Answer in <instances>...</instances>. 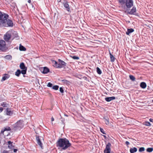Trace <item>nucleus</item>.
<instances>
[{
  "mask_svg": "<svg viewBox=\"0 0 153 153\" xmlns=\"http://www.w3.org/2000/svg\"><path fill=\"white\" fill-rule=\"evenodd\" d=\"M3 110V108L2 107H0V113L2 112Z\"/></svg>",
  "mask_w": 153,
  "mask_h": 153,
  "instance_id": "nucleus-44",
  "label": "nucleus"
},
{
  "mask_svg": "<svg viewBox=\"0 0 153 153\" xmlns=\"http://www.w3.org/2000/svg\"><path fill=\"white\" fill-rule=\"evenodd\" d=\"M100 131L103 134H106L105 133L103 129L101 128H100Z\"/></svg>",
  "mask_w": 153,
  "mask_h": 153,
  "instance_id": "nucleus-38",
  "label": "nucleus"
},
{
  "mask_svg": "<svg viewBox=\"0 0 153 153\" xmlns=\"http://www.w3.org/2000/svg\"><path fill=\"white\" fill-rule=\"evenodd\" d=\"M129 77L131 80L132 81H134L135 80V78L134 76L132 75H130L129 76Z\"/></svg>",
  "mask_w": 153,
  "mask_h": 153,
  "instance_id": "nucleus-32",
  "label": "nucleus"
},
{
  "mask_svg": "<svg viewBox=\"0 0 153 153\" xmlns=\"http://www.w3.org/2000/svg\"><path fill=\"white\" fill-rule=\"evenodd\" d=\"M125 143H126V145L127 146L128 145L130 144L129 143L128 141H126V142Z\"/></svg>",
  "mask_w": 153,
  "mask_h": 153,
  "instance_id": "nucleus-42",
  "label": "nucleus"
},
{
  "mask_svg": "<svg viewBox=\"0 0 153 153\" xmlns=\"http://www.w3.org/2000/svg\"><path fill=\"white\" fill-rule=\"evenodd\" d=\"M134 30L132 28L128 29L127 31L126 32L127 35H129V34L133 32Z\"/></svg>",
  "mask_w": 153,
  "mask_h": 153,
  "instance_id": "nucleus-19",
  "label": "nucleus"
},
{
  "mask_svg": "<svg viewBox=\"0 0 153 153\" xmlns=\"http://www.w3.org/2000/svg\"><path fill=\"white\" fill-rule=\"evenodd\" d=\"M125 4L128 9L131 8L133 5V1L132 0H127Z\"/></svg>",
  "mask_w": 153,
  "mask_h": 153,
  "instance_id": "nucleus-5",
  "label": "nucleus"
},
{
  "mask_svg": "<svg viewBox=\"0 0 153 153\" xmlns=\"http://www.w3.org/2000/svg\"><path fill=\"white\" fill-rule=\"evenodd\" d=\"M51 120L52 121H54V118L53 117H52Z\"/></svg>",
  "mask_w": 153,
  "mask_h": 153,
  "instance_id": "nucleus-48",
  "label": "nucleus"
},
{
  "mask_svg": "<svg viewBox=\"0 0 153 153\" xmlns=\"http://www.w3.org/2000/svg\"><path fill=\"white\" fill-rule=\"evenodd\" d=\"M6 45L5 42L3 40H0V49L4 51V47Z\"/></svg>",
  "mask_w": 153,
  "mask_h": 153,
  "instance_id": "nucleus-8",
  "label": "nucleus"
},
{
  "mask_svg": "<svg viewBox=\"0 0 153 153\" xmlns=\"http://www.w3.org/2000/svg\"><path fill=\"white\" fill-rule=\"evenodd\" d=\"M111 144L110 143H108L106 145L105 148L104 149V153H110Z\"/></svg>",
  "mask_w": 153,
  "mask_h": 153,
  "instance_id": "nucleus-7",
  "label": "nucleus"
},
{
  "mask_svg": "<svg viewBox=\"0 0 153 153\" xmlns=\"http://www.w3.org/2000/svg\"><path fill=\"white\" fill-rule=\"evenodd\" d=\"M36 140L37 141L38 144L42 148V143L39 138V136H38L37 135H36Z\"/></svg>",
  "mask_w": 153,
  "mask_h": 153,
  "instance_id": "nucleus-13",
  "label": "nucleus"
},
{
  "mask_svg": "<svg viewBox=\"0 0 153 153\" xmlns=\"http://www.w3.org/2000/svg\"><path fill=\"white\" fill-rule=\"evenodd\" d=\"M58 60L59 62L54 60L53 61V66L57 68H65L66 63L60 59H58Z\"/></svg>",
  "mask_w": 153,
  "mask_h": 153,
  "instance_id": "nucleus-2",
  "label": "nucleus"
},
{
  "mask_svg": "<svg viewBox=\"0 0 153 153\" xmlns=\"http://www.w3.org/2000/svg\"><path fill=\"white\" fill-rule=\"evenodd\" d=\"M149 121L150 122H152L153 121V119H152L150 118L149 119Z\"/></svg>",
  "mask_w": 153,
  "mask_h": 153,
  "instance_id": "nucleus-47",
  "label": "nucleus"
},
{
  "mask_svg": "<svg viewBox=\"0 0 153 153\" xmlns=\"http://www.w3.org/2000/svg\"><path fill=\"white\" fill-rule=\"evenodd\" d=\"M137 151V149L136 147L131 148L130 149V153H134Z\"/></svg>",
  "mask_w": 153,
  "mask_h": 153,
  "instance_id": "nucleus-23",
  "label": "nucleus"
},
{
  "mask_svg": "<svg viewBox=\"0 0 153 153\" xmlns=\"http://www.w3.org/2000/svg\"><path fill=\"white\" fill-rule=\"evenodd\" d=\"M6 22H7V24L9 27H12L13 26V23L12 20L9 19H7Z\"/></svg>",
  "mask_w": 153,
  "mask_h": 153,
  "instance_id": "nucleus-18",
  "label": "nucleus"
},
{
  "mask_svg": "<svg viewBox=\"0 0 153 153\" xmlns=\"http://www.w3.org/2000/svg\"><path fill=\"white\" fill-rule=\"evenodd\" d=\"M145 150V148L143 147H140L139 149V151L140 152H142Z\"/></svg>",
  "mask_w": 153,
  "mask_h": 153,
  "instance_id": "nucleus-35",
  "label": "nucleus"
},
{
  "mask_svg": "<svg viewBox=\"0 0 153 153\" xmlns=\"http://www.w3.org/2000/svg\"><path fill=\"white\" fill-rule=\"evenodd\" d=\"M2 153H9L8 151L6 150H4V151Z\"/></svg>",
  "mask_w": 153,
  "mask_h": 153,
  "instance_id": "nucleus-43",
  "label": "nucleus"
},
{
  "mask_svg": "<svg viewBox=\"0 0 153 153\" xmlns=\"http://www.w3.org/2000/svg\"><path fill=\"white\" fill-rule=\"evenodd\" d=\"M152 102H153V100H152Z\"/></svg>",
  "mask_w": 153,
  "mask_h": 153,
  "instance_id": "nucleus-52",
  "label": "nucleus"
},
{
  "mask_svg": "<svg viewBox=\"0 0 153 153\" xmlns=\"http://www.w3.org/2000/svg\"><path fill=\"white\" fill-rule=\"evenodd\" d=\"M63 4L64 7L66 9V10L67 11H68V12H69L70 10V9L68 2H65L63 3Z\"/></svg>",
  "mask_w": 153,
  "mask_h": 153,
  "instance_id": "nucleus-14",
  "label": "nucleus"
},
{
  "mask_svg": "<svg viewBox=\"0 0 153 153\" xmlns=\"http://www.w3.org/2000/svg\"><path fill=\"white\" fill-rule=\"evenodd\" d=\"M59 87L58 85H56L53 86L52 87V88L53 89H54L55 90H57L58 89Z\"/></svg>",
  "mask_w": 153,
  "mask_h": 153,
  "instance_id": "nucleus-36",
  "label": "nucleus"
},
{
  "mask_svg": "<svg viewBox=\"0 0 153 153\" xmlns=\"http://www.w3.org/2000/svg\"><path fill=\"white\" fill-rule=\"evenodd\" d=\"M17 151V149H13V152H16Z\"/></svg>",
  "mask_w": 153,
  "mask_h": 153,
  "instance_id": "nucleus-45",
  "label": "nucleus"
},
{
  "mask_svg": "<svg viewBox=\"0 0 153 153\" xmlns=\"http://www.w3.org/2000/svg\"><path fill=\"white\" fill-rule=\"evenodd\" d=\"M136 8L135 7H133L130 11L128 12V13L130 14H134V13L136 12Z\"/></svg>",
  "mask_w": 153,
  "mask_h": 153,
  "instance_id": "nucleus-15",
  "label": "nucleus"
},
{
  "mask_svg": "<svg viewBox=\"0 0 153 153\" xmlns=\"http://www.w3.org/2000/svg\"><path fill=\"white\" fill-rule=\"evenodd\" d=\"M57 146L62 148L63 150H66L71 146V144L66 138H61L59 139L56 143Z\"/></svg>",
  "mask_w": 153,
  "mask_h": 153,
  "instance_id": "nucleus-1",
  "label": "nucleus"
},
{
  "mask_svg": "<svg viewBox=\"0 0 153 153\" xmlns=\"http://www.w3.org/2000/svg\"><path fill=\"white\" fill-rule=\"evenodd\" d=\"M62 83L65 84L66 85H69L70 82L69 81L66 79H63L62 80Z\"/></svg>",
  "mask_w": 153,
  "mask_h": 153,
  "instance_id": "nucleus-27",
  "label": "nucleus"
},
{
  "mask_svg": "<svg viewBox=\"0 0 153 153\" xmlns=\"http://www.w3.org/2000/svg\"><path fill=\"white\" fill-rule=\"evenodd\" d=\"M10 128L9 127H7V128H6L4 129V130L5 131H10Z\"/></svg>",
  "mask_w": 153,
  "mask_h": 153,
  "instance_id": "nucleus-41",
  "label": "nucleus"
},
{
  "mask_svg": "<svg viewBox=\"0 0 153 153\" xmlns=\"http://www.w3.org/2000/svg\"><path fill=\"white\" fill-rule=\"evenodd\" d=\"M10 30H9L8 32H7L4 35V39L6 41L8 42V41L11 38V34L10 33Z\"/></svg>",
  "mask_w": 153,
  "mask_h": 153,
  "instance_id": "nucleus-6",
  "label": "nucleus"
},
{
  "mask_svg": "<svg viewBox=\"0 0 153 153\" xmlns=\"http://www.w3.org/2000/svg\"><path fill=\"white\" fill-rule=\"evenodd\" d=\"M120 4L122 6L125 5L127 0H117Z\"/></svg>",
  "mask_w": 153,
  "mask_h": 153,
  "instance_id": "nucleus-21",
  "label": "nucleus"
},
{
  "mask_svg": "<svg viewBox=\"0 0 153 153\" xmlns=\"http://www.w3.org/2000/svg\"><path fill=\"white\" fill-rule=\"evenodd\" d=\"M19 49L21 51H25L26 50V49L23 46L21 45H20V46L19 47Z\"/></svg>",
  "mask_w": 153,
  "mask_h": 153,
  "instance_id": "nucleus-28",
  "label": "nucleus"
},
{
  "mask_svg": "<svg viewBox=\"0 0 153 153\" xmlns=\"http://www.w3.org/2000/svg\"><path fill=\"white\" fill-rule=\"evenodd\" d=\"M28 2L29 3H30L31 2V1L30 0H28Z\"/></svg>",
  "mask_w": 153,
  "mask_h": 153,
  "instance_id": "nucleus-50",
  "label": "nucleus"
},
{
  "mask_svg": "<svg viewBox=\"0 0 153 153\" xmlns=\"http://www.w3.org/2000/svg\"><path fill=\"white\" fill-rule=\"evenodd\" d=\"M1 105L3 107H7L8 104L6 102H3L1 103Z\"/></svg>",
  "mask_w": 153,
  "mask_h": 153,
  "instance_id": "nucleus-30",
  "label": "nucleus"
},
{
  "mask_svg": "<svg viewBox=\"0 0 153 153\" xmlns=\"http://www.w3.org/2000/svg\"><path fill=\"white\" fill-rule=\"evenodd\" d=\"M6 114L8 115H11L13 113L12 111H11L10 108H7L6 110Z\"/></svg>",
  "mask_w": 153,
  "mask_h": 153,
  "instance_id": "nucleus-17",
  "label": "nucleus"
},
{
  "mask_svg": "<svg viewBox=\"0 0 153 153\" xmlns=\"http://www.w3.org/2000/svg\"><path fill=\"white\" fill-rule=\"evenodd\" d=\"M8 147L9 149H12L14 147V146L13 145L12 142L11 141H8Z\"/></svg>",
  "mask_w": 153,
  "mask_h": 153,
  "instance_id": "nucleus-24",
  "label": "nucleus"
},
{
  "mask_svg": "<svg viewBox=\"0 0 153 153\" xmlns=\"http://www.w3.org/2000/svg\"><path fill=\"white\" fill-rule=\"evenodd\" d=\"M4 131H5V130H4V129L3 130H2L1 132V134H3L4 132Z\"/></svg>",
  "mask_w": 153,
  "mask_h": 153,
  "instance_id": "nucleus-46",
  "label": "nucleus"
},
{
  "mask_svg": "<svg viewBox=\"0 0 153 153\" xmlns=\"http://www.w3.org/2000/svg\"><path fill=\"white\" fill-rule=\"evenodd\" d=\"M144 125L147 126H149L151 125L150 123L149 122H146L145 123Z\"/></svg>",
  "mask_w": 153,
  "mask_h": 153,
  "instance_id": "nucleus-37",
  "label": "nucleus"
},
{
  "mask_svg": "<svg viewBox=\"0 0 153 153\" xmlns=\"http://www.w3.org/2000/svg\"><path fill=\"white\" fill-rule=\"evenodd\" d=\"M41 71L43 74H45L49 72V70L47 67H44L41 68Z\"/></svg>",
  "mask_w": 153,
  "mask_h": 153,
  "instance_id": "nucleus-12",
  "label": "nucleus"
},
{
  "mask_svg": "<svg viewBox=\"0 0 153 153\" xmlns=\"http://www.w3.org/2000/svg\"><path fill=\"white\" fill-rule=\"evenodd\" d=\"M104 121L106 125H109L110 123L109 121V119L108 118H105L104 117Z\"/></svg>",
  "mask_w": 153,
  "mask_h": 153,
  "instance_id": "nucleus-26",
  "label": "nucleus"
},
{
  "mask_svg": "<svg viewBox=\"0 0 153 153\" xmlns=\"http://www.w3.org/2000/svg\"><path fill=\"white\" fill-rule=\"evenodd\" d=\"M109 54L110 57V60L111 62H113L114 61L115 58L114 57V56L112 55L111 53L110 52Z\"/></svg>",
  "mask_w": 153,
  "mask_h": 153,
  "instance_id": "nucleus-25",
  "label": "nucleus"
},
{
  "mask_svg": "<svg viewBox=\"0 0 153 153\" xmlns=\"http://www.w3.org/2000/svg\"><path fill=\"white\" fill-rule=\"evenodd\" d=\"M8 16L5 14H3L0 11V25H1L5 23L7 19V18Z\"/></svg>",
  "mask_w": 153,
  "mask_h": 153,
  "instance_id": "nucleus-4",
  "label": "nucleus"
},
{
  "mask_svg": "<svg viewBox=\"0 0 153 153\" xmlns=\"http://www.w3.org/2000/svg\"><path fill=\"white\" fill-rule=\"evenodd\" d=\"M53 86V84L51 83V82H49L47 85V86L48 87H51L52 86Z\"/></svg>",
  "mask_w": 153,
  "mask_h": 153,
  "instance_id": "nucleus-39",
  "label": "nucleus"
},
{
  "mask_svg": "<svg viewBox=\"0 0 153 153\" xmlns=\"http://www.w3.org/2000/svg\"><path fill=\"white\" fill-rule=\"evenodd\" d=\"M11 32V39H13L15 37H17L18 36L17 32L13 30H10Z\"/></svg>",
  "mask_w": 153,
  "mask_h": 153,
  "instance_id": "nucleus-9",
  "label": "nucleus"
},
{
  "mask_svg": "<svg viewBox=\"0 0 153 153\" xmlns=\"http://www.w3.org/2000/svg\"><path fill=\"white\" fill-rule=\"evenodd\" d=\"M10 75L7 74H4V76L3 77L1 81H4L5 80L7 79L9 77Z\"/></svg>",
  "mask_w": 153,
  "mask_h": 153,
  "instance_id": "nucleus-20",
  "label": "nucleus"
},
{
  "mask_svg": "<svg viewBox=\"0 0 153 153\" xmlns=\"http://www.w3.org/2000/svg\"><path fill=\"white\" fill-rule=\"evenodd\" d=\"M59 91L62 93H63L64 92V90L62 87L59 88Z\"/></svg>",
  "mask_w": 153,
  "mask_h": 153,
  "instance_id": "nucleus-40",
  "label": "nucleus"
},
{
  "mask_svg": "<svg viewBox=\"0 0 153 153\" xmlns=\"http://www.w3.org/2000/svg\"><path fill=\"white\" fill-rule=\"evenodd\" d=\"M4 58L7 59H11L12 57L11 55H9L5 56Z\"/></svg>",
  "mask_w": 153,
  "mask_h": 153,
  "instance_id": "nucleus-33",
  "label": "nucleus"
},
{
  "mask_svg": "<svg viewBox=\"0 0 153 153\" xmlns=\"http://www.w3.org/2000/svg\"><path fill=\"white\" fill-rule=\"evenodd\" d=\"M21 73L23 75L26 74L25 73V71L24 70H22L21 71L19 69H18L15 73V75L17 76H19Z\"/></svg>",
  "mask_w": 153,
  "mask_h": 153,
  "instance_id": "nucleus-10",
  "label": "nucleus"
},
{
  "mask_svg": "<svg viewBox=\"0 0 153 153\" xmlns=\"http://www.w3.org/2000/svg\"><path fill=\"white\" fill-rule=\"evenodd\" d=\"M140 86L142 88L144 89L146 87V84L145 82H142L140 83Z\"/></svg>",
  "mask_w": 153,
  "mask_h": 153,
  "instance_id": "nucleus-22",
  "label": "nucleus"
},
{
  "mask_svg": "<svg viewBox=\"0 0 153 153\" xmlns=\"http://www.w3.org/2000/svg\"><path fill=\"white\" fill-rule=\"evenodd\" d=\"M70 57H71V58L73 59H74L75 60H78L79 59V57L77 56H76L74 55V56H70Z\"/></svg>",
  "mask_w": 153,
  "mask_h": 153,
  "instance_id": "nucleus-29",
  "label": "nucleus"
},
{
  "mask_svg": "<svg viewBox=\"0 0 153 153\" xmlns=\"http://www.w3.org/2000/svg\"><path fill=\"white\" fill-rule=\"evenodd\" d=\"M35 132L36 134H38V133L36 131H35Z\"/></svg>",
  "mask_w": 153,
  "mask_h": 153,
  "instance_id": "nucleus-51",
  "label": "nucleus"
},
{
  "mask_svg": "<svg viewBox=\"0 0 153 153\" xmlns=\"http://www.w3.org/2000/svg\"><path fill=\"white\" fill-rule=\"evenodd\" d=\"M116 98L115 97L113 96L110 97H107L105 98V100L107 102H109L110 101L115 100Z\"/></svg>",
  "mask_w": 153,
  "mask_h": 153,
  "instance_id": "nucleus-16",
  "label": "nucleus"
},
{
  "mask_svg": "<svg viewBox=\"0 0 153 153\" xmlns=\"http://www.w3.org/2000/svg\"><path fill=\"white\" fill-rule=\"evenodd\" d=\"M23 121L22 120H20L15 124L13 129L15 131L20 130L23 128Z\"/></svg>",
  "mask_w": 153,
  "mask_h": 153,
  "instance_id": "nucleus-3",
  "label": "nucleus"
},
{
  "mask_svg": "<svg viewBox=\"0 0 153 153\" xmlns=\"http://www.w3.org/2000/svg\"><path fill=\"white\" fill-rule=\"evenodd\" d=\"M153 150V148H149L146 149V151L149 152H152Z\"/></svg>",
  "mask_w": 153,
  "mask_h": 153,
  "instance_id": "nucleus-34",
  "label": "nucleus"
},
{
  "mask_svg": "<svg viewBox=\"0 0 153 153\" xmlns=\"http://www.w3.org/2000/svg\"><path fill=\"white\" fill-rule=\"evenodd\" d=\"M96 69L97 72L98 74H102V71L98 67H97Z\"/></svg>",
  "mask_w": 153,
  "mask_h": 153,
  "instance_id": "nucleus-31",
  "label": "nucleus"
},
{
  "mask_svg": "<svg viewBox=\"0 0 153 153\" xmlns=\"http://www.w3.org/2000/svg\"><path fill=\"white\" fill-rule=\"evenodd\" d=\"M103 136L104 137V138H105V139H106V138L107 137H106V136H105V135H103Z\"/></svg>",
  "mask_w": 153,
  "mask_h": 153,
  "instance_id": "nucleus-49",
  "label": "nucleus"
},
{
  "mask_svg": "<svg viewBox=\"0 0 153 153\" xmlns=\"http://www.w3.org/2000/svg\"><path fill=\"white\" fill-rule=\"evenodd\" d=\"M20 68L22 69V70H24L25 71V73L26 74L27 68L25 67L24 63L23 62H22L20 63Z\"/></svg>",
  "mask_w": 153,
  "mask_h": 153,
  "instance_id": "nucleus-11",
  "label": "nucleus"
}]
</instances>
